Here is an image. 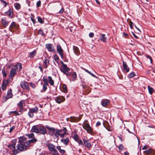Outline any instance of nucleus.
I'll use <instances>...</instances> for the list:
<instances>
[{"mask_svg": "<svg viewBox=\"0 0 155 155\" xmlns=\"http://www.w3.org/2000/svg\"><path fill=\"white\" fill-rule=\"evenodd\" d=\"M37 141L36 139L34 138L27 141V143L24 145L19 143L16 146V150L18 153L20 152L26 150L27 149V147H29L31 143H35Z\"/></svg>", "mask_w": 155, "mask_h": 155, "instance_id": "obj_1", "label": "nucleus"}, {"mask_svg": "<svg viewBox=\"0 0 155 155\" xmlns=\"http://www.w3.org/2000/svg\"><path fill=\"white\" fill-rule=\"evenodd\" d=\"M49 129L50 131L49 133L52 135H54L56 137H58L59 136H60L61 137H64L66 134V132L67 131L66 129L65 128V132L61 134V133L62 132V130H58L53 128Z\"/></svg>", "mask_w": 155, "mask_h": 155, "instance_id": "obj_2", "label": "nucleus"}, {"mask_svg": "<svg viewBox=\"0 0 155 155\" xmlns=\"http://www.w3.org/2000/svg\"><path fill=\"white\" fill-rule=\"evenodd\" d=\"M61 71L67 77L69 76V74H71L69 71H70V69L67 67L66 65H64L61 69Z\"/></svg>", "mask_w": 155, "mask_h": 155, "instance_id": "obj_3", "label": "nucleus"}, {"mask_svg": "<svg viewBox=\"0 0 155 155\" xmlns=\"http://www.w3.org/2000/svg\"><path fill=\"white\" fill-rule=\"evenodd\" d=\"M82 126L83 128L87 131L88 133L89 134L91 133L92 129L88 123L84 122L82 124Z\"/></svg>", "mask_w": 155, "mask_h": 155, "instance_id": "obj_4", "label": "nucleus"}, {"mask_svg": "<svg viewBox=\"0 0 155 155\" xmlns=\"http://www.w3.org/2000/svg\"><path fill=\"white\" fill-rule=\"evenodd\" d=\"M48 147L49 150L51 153H57V151L55 148V146L52 143L48 144Z\"/></svg>", "mask_w": 155, "mask_h": 155, "instance_id": "obj_5", "label": "nucleus"}, {"mask_svg": "<svg viewBox=\"0 0 155 155\" xmlns=\"http://www.w3.org/2000/svg\"><path fill=\"white\" fill-rule=\"evenodd\" d=\"M8 147L10 150H12L14 154L16 155L18 153V152L16 149L15 145V144L8 145Z\"/></svg>", "mask_w": 155, "mask_h": 155, "instance_id": "obj_6", "label": "nucleus"}, {"mask_svg": "<svg viewBox=\"0 0 155 155\" xmlns=\"http://www.w3.org/2000/svg\"><path fill=\"white\" fill-rule=\"evenodd\" d=\"M20 85L24 89H26L27 90H29V86L28 83L25 81H23L21 82L20 84Z\"/></svg>", "mask_w": 155, "mask_h": 155, "instance_id": "obj_7", "label": "nucleus"}, {"mask_svg": "<svg viewBox=\"0 0 155 155\" xmlns=\"http://www.w3.org/2000/svg\"><path fill=\"white\" fill-rule=\"evenodd\" d=\"M55 100L56 102L60 104L65 101L64 97L62 96H59L55 98Z\"/></svg>", "mask_w": 155, "mask_h": 155, "instance_id": "obj_8", "label": "nucleus"}, {"mask_svg": "<svg viewBox=\"0 0 155 155\" xmlns=\"http://www.w3.org/2000/svg\"><path fill=\"white\" fill-rule=\"evenodd\" d=\"M82 117V116L81 115H80L78 117H70L69 120L73 122H77L81 119Z\"/></svg>", "mask_w": 155, "mask_h": 155, "instance_id": "obj_9", "label": "nucleus"}, {"mask_svg": "<svg viewBox=\"0 0 155 155\" xmlns=\"http://www.w3.org/2000/svg\"><path fill=\"white\" fill-rule=\"evenodd\" d=\"M18 28L17 26L14 22H12L9 27V30L11 32L15 31Z\"/></svg>", "mask_w": 155, "mask_h": 155, "instance_id": "obj_10", "label": "nucleus"}, {"mask_svg": "<svg viewBox=\"0 0 155 155\" xmlns=\"http://www.w3.org/2000/svg\"><path fill=\"white\" fill-rule=\"evenodd\" d=\"M57 50L58 52V53L61 56V58L63 59V50L62 49L61 46L60 45H58L57 47Z\"/></svg>", "mask_w": 155, "mask_h": 155, "instance_id": "obj_11", "label": "nucleus"}, {"mask_svg": "<svg viewBox=\"0 0 155 155\" xmlns=\"http://www.w3.org/2000/svg\"><path fill=\"white\" fill-rule=\"evenodd\" d=\"M26 139L25 137H20L18 139L19 143L24 145L27 143Z\"/></svg>", "mask_w": 155, "mask_h": 155, "instance_id": "obj_12", "label": "nucleus"}, {"mask_svg": "<svg viewBox=\"0 0 155 155\" xmlns=\"http://www.w3.org/2000/svg\"><path fill=\"white\" fill-rule=\"evenodd\" d=\"M39 133L42 134H45L47 133V130L46 129L42 127H39Z\"/></svg>", "mask_w": 155, "mask_h": 155, "instance_id": "obj_13", "label": "nucleus"}, {"mask_svg": "<svg viewBox=\"0 0 155 155\" xmlns=\"http://www.w3.org/2000/svg\"><path fill=\"white\" fill-rule=\"evenodd\" d=\"M39 127L37 126H34L32 127L31 130L33 132L39 133Z\"/></svg>", "mask_w": 155, "mask_h": 155, "instance_id": "obj_14", "label": "nucleus"}, {"mask_svg": "<svg viewBox=\"0 0 155 155\" xmlns=\"http://www.w3.org/2000/svg\"><path fill=\"white\" fill-rule=\"evenodd\" d=\"M46 47L49 51L52 52L54 51V48L52 47L51 44H47L46 45Z\"/></svg>", "mask_w": 155, "mask_h": 155, "instance_id": "obj_15", "label": "nucleus"}, {"mask_svg": "<svg viewBox=\"0 0 155 155\" xmlns=\"http://www.w3.org/2000/svg\"><path fill=\"white\" fill-rule=\"evenodd\" d=\"M84 142L85 146L87 148H89L91 147V143L89 140H84Z\"/></svg>", "mask_w": 155, "mask_h": 155, "instance_id": "obj_16", "label": "nucleus"}, {"mask_svg": "<svg viewBox=\"0 0 155 155\" xmlns=\"http://www.w3.org/2000/svg\"><path fill=\"white\" fill-rule=\"evenodd\" d=\"M123 69L126 72H127L129 71V69L128 66L126 63L124 61L123 62Z\"/></svg>", "mask_w": 155, "mask_h": 155, "instance_id": "obj_17", "label": "nucleus"}, {"mask_svg": "<svg viewBox=\"0 0 155 155\" xmlns=\"http://www.w3.org/2000/svg\"><path fill=\"white\" fill-rule=\"evenodd\" d=\"M73 49L74 53L77 55H78L80 54V51H79L78 48L75 46H74Z\"/></svg>", "mask_w": 155, "mask_h": 155, "instance_id": "obj_18", "label": "nucleus"}, {"mask_svg": "<svg viewBox=\"0 0 155 155\" xmlns=\"http://www.w3.org/2000/svg\"><path fill=\"white\" fill-rule=\"evenodd\" d=\"M12 91L11 89H9L8 91L7 95L6 96V99H8L12 97Z\"/></svg>", "mask_w": 155, "mask_h": 155, "instance_id": "obj_19", "label": "nucleus"}, {"mask_svg": "<svg viewBox=\"0 0 155 155\" xmlns=\"http://www.w3.org/2000/svg\"><path fill=\"white\" fill-rule=\"evenodd\" d=\"M69 76H71L72 78V81H74L77 78V74L75 72H70Z\"/></svg>", "mask_w": 155, "mask_h": 155, "instance_id": "obj_20", "label": "nucleus"}, {"mask_svg": "<svg viewBox=\"0 0 155 155\" xmlns=\"http://www.w3.org/2000/svg\"><path fill=\"white\" fill-rule=\"evenodd\" d=\"M16 74V70L15 68H12L10 71V76L11 78L13 77Z\"/></svg>", "mask_w": 155, "mask_h": 155, "instance_id": "obj_21", "label": "nucleus"}, {"mask_svg": "<svg viewBox=\"0 0 155 155\" xmlns=\"http://www.w3.org/2000/svg\"><path fill=\"white\" fill-rule=\"evenodd\" d=\"M56 5L57 6L58 8H61V9L59 12V13L60 14L64 12V9L62 7L61 3L60 2H58L56 4Z\"/></svg>", "mask_w": 155, "mask_h": 155, "instance_id": "obj_22", "label": "nucleus"}, {"mask_svg": "<svg viewBox=\"0 0 155 155\" xmlns=\"http://www.w3.org/2000/svg\"><path fill=\"white\" fill-rule=\"evenodd\" d=\"M61 142L65 145H67L69 142V139L68 138H63L61 139Z\"/></svg>", "mask_w": 155, "mask_h": 155, "instance_id": "obj_23", "label": "nucleus"}, {"mask_svg": "<svg viewBox=\"0 0 155 155\" xmlns=\"http://www.w3.org/2000/svg\"><path fill=\"white\" fill-rule=\"evenodd\" d=\"M109 103V101L108 100H105L103 101L102 103V105L104 107H105L106 106L108 105Z\"/></svg>", "mask_w": 155, "mask_h": 155, "instance_id": "obj_24", "label": "nucleus"}, {"mask_svg": "<svg viewBox=\"0 0 155 155\" xmlns=\"http://www.w3.org/2000/svg\"><path fill=\"white\" fill-rule=\"evenodd\" d=\"M100 39L103 42H105L106 40L105 35L104 34H101V36L100 37Z\"/></svg>", "mask_w": 155, "mask_h": 155, "instance_id": "obj_25", "label": "nucleus"}, {"mask_svg": "<svg viewBox=\"0 0 155 155\" xmlns=\"http://www.w3.org/2000/svg\"><path fill=\"white\" fill-rule=\"evenodd\" d=\"M48 78V82L50 85L53 86L54 84V81L52 79L51 77V76H49Z\"/></svg>", "mask_w": 155, "mask_h": 155, "instance_id": "obj_26", "label": "nucleus"}, {"mask_svg": "<svg viewBox=\"0 0 155 155\" xmlns=\"http://www.w3.org/2000/svg\"><path fill=\"white\" fill-rule=\"evenodd\" d=\"M6 14L7 15H8L9 17L10 18H12L13 15V11L12 10L10 9L7 12Z\"/></svg>", "mask_w": 155, "mask_h": 155, "instance_id": "obj_27", "label": "nucleus"}, {"mask_svg": "<svg viewBox=\"0 0 155 155\" xmlns=\"http://www.w3.org/2000/svg\"><path fill=\"white\" fill-rule=\"evenodd\" d=\"M30 110L33 113H37L38 112V109L37 107H35L31 109Z\"/></svg>", "mask_w": 155, "mask_h": 155, "instance_id": "obj_28", "label": "nucleus"}, {"mask_svg": "<svg viewBox=\"0 0 155 155\" xmlns=\"http://www.w3.org/2000/svg\"><path fill=\"white\" fill-rule=\"evenodd\" d=\"M57 148L58 150L61 153L64 154L65 153L64 150L61 149L60 146H58L57 147Z\"/></svg>", "mask_w": 155, "mask_h": 155, "instance_id": "obj_29", "label": "nucleus"}, {"mask_svg": "<svg viewBox=\"0 0 155 155\" xmlns=\"http://www.w3.org/2000/svg\"><path fill=\"white\" fill-rule=\"evenodd\" d=\"M14 6L15 8L17 10H19L21 8V5L18 3H15Z\"/></svg>", "mask_w": 155, "mask_h": 155, "instance_id": "obj_30", "label": "nucleus"}, {"mask_svg": "<svg viewBox=\"0 0 155 155\" xmlns=\"http://www.w3.org/2000/svg\"><path fill=\"white\" fill-rule=\"evenodd\" d=\"M44 63L45 67L46 68L48 67L49 64V60L47 59H45V60L44 61Z\"/></svg>", "mask_w": 155, "mask_h": 155, "instance_id": "obj_31", "label": "nucleus"}, {"mask_svg": "<svg viewBox=\"0 0 155 155\" xmlns=\"http://www.w3.org/2000/svg\"><path fill=\"white\" fill-rule=\"evenodd\" d=\"M17 70H18L19 71L20 70L22 69V67L21 64L20 63L18 64L16 66Z\"/></svg>", "mask_w": 155, "mask_h": 155, "instance_id": "obj_32", "label": "nucleus"}, {"mask_svg": "<svg viewBox=\"0 0 155 155\" xmlns=\"http://www.w3.org/2000/svg\"><path fill=\"white\" fill-rule=\"evenodd\" d=\"M104 125L105 127L107 129L108 131H110L111 130V129L110 128H108L107 127L108 126V123L107 121H105L104 122Z\"/></svg>", "mask_w": 155, "mask_h": 155, "instance_id": "obj_33", "label": "nucleus"}, {"mask_svg": "<svg viewBox=\"0 0 155 155\" xmlns=\"http://www.w3.org/2000/svg\"><path fill=\"white\" fill-rule=\"evenodd\" d=\"M2 23L3 25L5 26H7L8 24V22L6 21L3 18L2 19Z\"/></svg>", "mask_w": 155, "mask_h": 155, "instance_id": "obj_34", "label": "nucleus"}, {"mask_svg": "<svg viewBox=\"0 0 155 155\" xmlns=\"http://www.w3.org/2000/svg\"><path fill=\"white\" fill-rule=\"evenodd\" d=\"M148 87L149 93L151 94L153 92V89L149 86H148Z\"/></svg>", "mask_w": 155, "mask_h": 155, "instance_id": "obj_35", "label": "nucleus"}, {"mask_svg": "<svg viewBox=\"0 0 155 155\" xmlns=\"http://www.w3.org/2000/svg\"><path fill=\"white\" fill-rule=\"evenodd\" d=\"M24 103V101H21L18 104V107L20 108H22L23 106V104Z\"/></svg>", "mask_w": 155, "mask_h": 155, "instance_id": "obj_36", "label": "nucleus"}, {"mask_svg": "<svg viewBox=\"0 0 155 155\" xmlns=\"http://www.w3.org/2000/svg\"><path fill=\"white\" fill-rule=\"evenodd\" d=\"M84 70L87 73H89V74H90L92 76L94 77L95 78H97V76H95L92 73H91L88 70H86V69H84Z\"/></svg>", "mask_w": 155, "mask_h": 155, "instance_id": "obj_37", "label": "nucleus"}, {"mask_svg": "<svg viewBox=\"0 0 155 155\" xmlns=\"http://www.w3.org/2000/svg\"><path fill=\"white\" fill-rule=\"evenodd\" d=\"M144 153L146 154H149L152 152V150L150 149L145 150L144 152Z\"/></svg>", "mask_w": 155, "mask_h": 155, "instance_id": "obj_38", "label": "nucleus"}, {"mask_svg": "<svg viewBox=\"0 0 155 155\" xmlns=\"http://www.w3.org/2000/svg\"><path fill=\"white\" fill-rule=\"evenodd\" d=\"M63 92L65 93L67 91V87L65 85H63Z\"/></svg>", "mask_w": 155, "mask_h": 155, "instance_id": "obj_39", "label": "nucleus"}, {"mask_svg": "<svg viewBox=\"0 0 155 155\" xmlns=\"http://www.w3.org/2000/svg\"><path fill=\"white\" fill-rule=\"evenodd\" d=\"M135 75V74L134 72L130 73L128 76V77L130 78H131L133 77Z\"/></svg>", "mask_w": 155, "mask_h": 155, "instance_id": "obj_40", "label": "nucleus"}, {"mask_svg": "<svg viewBox=\"0 0 155 155\" xmlns=\"http://www.w3.org/2000/svg\"><path fill=\"white\" fill-rule=\"evenodd\" d=\"M77 141L79 145H82V147L84 146V144L81 140H78Z\"/></svg>", "mask_w": 155, "mask_h": 155, "instance_id": "obj_41", "label": "nucleus"}, {"mask_svg": "<svg viewBox=\"0 0 155 155\" xmlns=\"http://www.w3.org/2000/svg\"><path fill=\"white\" fill-rule=\"evenodd\" d=\"M87 88H88L87 89H86L85 90V92H86V93H84V94H88L89 92H90L91 91V89L89 87H88Z\"/></svg>", "mask_w": 155, "mask_h": 155, "instance_id": "obj_42", "label": "nucleus"}, {"mask_svg": "<svg viewBox=\"0 0 155 155\" xmlns=\"http://www.w3.org/2000/svg\"><path fill=\"white\" fill-rule=\"evenodd\" d=\"M36 52L34 51L30 53V55L31 57H33L35 54Z\"/></svg>", "mask_w": 155, "mask_h": 155, "instance_id": "obj_43", "label": "nucleus"}, {"mask_svg": "<svg viewBox=\"0 0 155 155\" xmlns=\"http://www.w3.org/2000/svg\"><path fill=\"white\" fill-rule=\"evenodd\" d=\"M28 115L30 117H32L34 116V113L30 110L28 113Z\"/></svg>", "mask_w": 155, "mask_h": 155, "instance_id": "obj_44", "label": "nucleus"}, {"mask_svg": "<svg viewBox=\"0 0 155 155\" xmlns=\"http://www.w3.org/2000/svg\"><path fill=\"white\" fill-rule=\"evenodd\" d=\"M48 85V84H44L43 86V91H45L46 90Z\"/></svg>", "mask_w": 155, "mask_h": 155, "instance_id": "obj_45", "label": "nucleus"}, {"mask_svg": "<svg viewBox=\"0 0 155 155\" xmlns=\"http://www.w3.org/2000/svg\"><path fill=\"white\" fill-rule=\"evenodd\" d=\"M38 21H39L40 23L42 24L44 23V21L42 20L41 18L40 17L38 16Z\"/></svg>", "mask_w": 155, "mask_h": 155, "instance_id": "obj_46", "label": "nucleus"}, {"mask_svg": "<svg viewBox=\"0 0 155 155\" xmlns=\"http://www.w3.org/2000/svg\"><path fill=\"white\" fill-rule=\"evenodd\" d=\"M8 83V80H5L3 81V84L7 86V84Z\"/></svg>", "mask_w": 155, "mask_h": 155, "instance_id": "obj_47", "label": "nucleus"}, {"mask_svg": "<svg viewBox=\"0 0 155 155\" xmlns=\"http://www.w3.org/2000/svg\"><path fill=\"white\" fill-rule=\"evenodd\" d=\"M54 59L56 62H57L59 60L58 57L57 55H54Z\"/></svg>", "mask_w": 155, "mask_h": 155, "instance_id": "obj_48", "label": "nucleus"}, {"mask_svg": "<svg viewBox=\"0 0 155 155\" xmlns=\"http://www.w3.org/2000/svg\"><path fill=\"white\" fill-rule=\"evenodd\" d=\"M2 73L3 75V76L5 77L7 76V74L5 73V69H3L2 70Z\"/></svg>", "mask_w": 155, "mask_h": 155, "instance_id": "obj_49", "label": "nucleus"}, {"mask_svg": "<svg viewBox=\"0 0 155 155\" xmlns=\"http://www.w3.org/2000/svg\"><path fill=\"white\" fill-rule=\"evenodd\" d=\"M38 33L40 34H41L43 36H45V34L43 33V31L42 30H40L38 32Z\"/></svg>", "mask_w": 155, "mask_h": 155, "instance_id": "obj_50", "label": "nucleus"}, {"mask_svg": "<svg viewBox=\"0 0 155 155\" xmlns=\"http://www.w3.org/2000/svg\"><path fill=\"white\" fill-rule=\"evenodd\" d=\"M28 136L29 138H33L34 135V134L33 133H32L30 134H29L28 135Z\"/></svg>", "mask_w": 155, "mask_h": 155, "instance_id": "obj_51", "label": "nucleus"}, {"mask_svg": "<svg viewBox=\"0 0 155 155\" xmlns=\"http://www.w3.org/2000/svg\"><path fill=\"white\" fill-rule=\"evenodd\" d=\"M43 81L44 82V84H48V80L47 79L44 78Z\"/></svg>", "mask_w": 155, "mask_h": 155, "instance_id": "obj_52", "label": "nucleus"}, {"mask_svg": "<svg viewBox=\"0 0 155 155\" xmlns=\"http://www.w3.org/2000/svg\"><path fill=\"white\" fill-rule=\"evenodd\" d=\"M74 140H76V141L78 140V137L77 135H74Z\"/></svg>", "mask_w": 155, "mask_h": 155, "instance_id": "obj_53", "label": "nucleus"}, {"mask_svg": "<svg viewBox=\"0 0 155 155\" xmlns=\"http://www.w3.org/2000/svg\"><path fill=\"white\" fill-rule=\"evenodd\" d=\"M7 86L3 84H2V89L3 90H4L6 88Z\"/></svg>", "mask_w": 155, "mask_h": 155, "instance_id": "obj_54", "label": "nucleus"}, {"mask_svg": "<svg viewBox=\"0 0 155 155\" xmlns=\"http://www.w3.org/2000/svg\"><path fill=\"white\" fill-rule=\"evenodd\" d=\"M1 2L3 4V5L5 6L7 4L6 2L4 1H3V0H1Z\"/></svg>", "mask_w": 155, "mask_h": 155, "instance_id": "obj_55", "label": "nucleus"}, {"mask_svg": "<svg viewBox=\"0 0 155 155\" xmlns=\"http://www.w3.org/2000/svg\"><path fill=\"white\" fill-rule=\"evenodd\" d=\"M15 127L14 126H13L12 127L10 128L9 130V132H12L13 131V130L15 129Z\"/></svg>", "mask_w": 155, "mask_h": 155, "instance_id": "obj_56", "label": "nucleus"}, {"mask_svg": "<svg viewBox=\"0 0 155 155\" xmlns=\"http://www.w3.org/2000/svg\"><path fill=\"white\" fill-rule=\"evenodd\" d=\"M94 34L93 33L91 32L89 34V36L91 38H92L94 37Z\"/></svg>", "mask_w": 155, "mask_h": 155, "instance_id": "obj_57", "label": "nucleus"}, {"mask_svg": "<svg viewBox=\"0 0 155 155\" xmlns=\"http://www.w3.org/2000/svg\"><path fill=\"white\" fill-rule=\"evenodd\" d=\"M41 5V1H39L37 3V7H38L40 6Z\"/></svg>", "mask_w": 155, "mask_h": 155, "instance_id": "obj_58", "label": "nucleus"}, {"mask_svg": "<svg viewBox=\"0 0 155 155\" xmlns=\"http://www.w3.org/2000/svg\"><path fill=\"white\" fill-rule=\"evenodd\" d=\"M30 86L33 88H34L35 87V86L34 84L32 83H31L30 84Z\"/></svg>", "mask_w": 155, "mask_h": 155, "instance_id": "obj_59", "label": "nucleus"}, {"mask_svg": "<svg viewBox=\"0 0 155 155\" xmlns=\"http://www.w3.org/2000/svg\"><path fill=\"white\" fill-rule=\"evenodd\" d=\"M130 27L132 29L133 28L132 25L133 24V23L131 21H130Z\"/></svg>", "mask_w": 155, "mask_h": 155, "instance_id": "obj_60", "label": "nucleus"}, {"mask_svg": "<svg viewBox=\"0 0 155 155\" xmlns=\"http://www.w3.org/2000/svg\"><path fill=\"white\" fill-rule=\"evenodd\" d=\"M15 113V114H16L17 115H19V114H18V113L17 111H12V112H11V113Z\"/></svg>", "mask_w": 155, "mask_h": 155, "instance_id": "obj_61", "label": "nucleus"}, {"mask_svg": "<svg viewBox=\"0 0 155 155\" xmlns=\"http://www.w3.org/2000/svg\"><path fill=\"white\" fill-rule=\"evenodd\" d=\"M147 58H148L150 60V62H151L152 58H151V57L150 56H149V55L147 56Z\"/></svg>", "mask_w": 155, "mask_h": 155, "instance_id": "obj_62", "label": "nucleus"}, {"mask_svg": "<svg viewBox=\"0 0 155 155\" xmlns=\"http://www.w3.org/2000/svg\"><path fill=\"white\" fill-rule=\"evenodd\" d=\"M101 125V123L99 121H98L96 124V125L97 126H100Z\"/></svg>", "mask_w": 155, "mask_h": 155, "instance_id": "obj_63", "label": "nucleus"}, {"mask_svg": "<svg viewBox=\"0 0 155 155\" xmlns=\"http://www.w3.org/2000/svg\"><path fill=\"white\" fill-rule=\"evenodd\" d=\"M123 147L122 145H120L118 149L119 150H122Z\"/></svg>", "mask_w": 155, "mask_h": 155, "instance_id": "obj_64", "label": "nucleus"}]
</instances>
